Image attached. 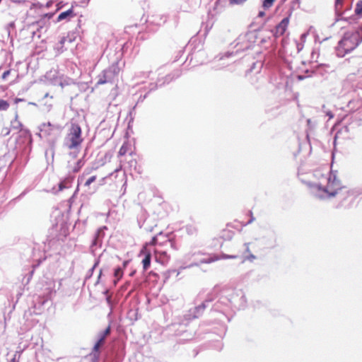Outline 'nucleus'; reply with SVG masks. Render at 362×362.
<instances>
[{
    "label": "nucleus",
    "mask_w": 362,
    "mask_h": 362,
    "mask_svg": "<svg viewBox=\"0 0 362 362\" xmlns=\"http://www.w3.org/2000/svg\"><path fill=\"white\" fill-rule=\"evenodd\" d=\"M313 175L316 179L315 182H305L300 178L307 185L313 196L320 199H325L334 197L338 194L337 170H334L332 167L330 170L327 168H323L315 170Z\"/></svg>",
    "instance_id": "1"
},
{
    "label": "nucleus",
    "mask_w": 362,
    "mask_h": 362,
    "mask_svg": "<svg viewBox=\"0 0 362 362\" xmlns=\"http://www.w3.org/2000/svg\"><path fill=\"white\" fill-rule=\"evenodd\" d=\"M313 175L316 179L315 182H305L300 178L307 185L313 196L320 199H325L334 197L338 194L337 170H334L332 167L330 170L327 168H323L315 170Z\"/></svg>",
    "instance_id": "2"
},
{
    "label": "nucleus",
    "mask_w": 362,
    "mask_h": 362,
    "mask_svg": "<svg viewBox=\"0 0 362 362\" xmlns=\"http://www.w3.org/2000/svg\"><path fill=\"white\" fill-rule=\"evenodd\" d=\"M82 142L80 126L78 124H71L69 133L64 139V145L69 149H74L78 152Z\"/></svg>",
    "instance_id": "3"
},
{
    "label": "nucleus",
    "mask_w": 362,
    "mask_h": 362,
    "mask_svg": "<svg viewBox=\"0 0 362 362\" xmlns=\"http://www.w3.org/2000/svg\"><path fill=\"white\" fill-rule=\"evenodd\" d=\"M362 42V35L359 31H349L344 34L341 39V49H344V53L341 54L342 57L345 54L354 50Z\"/></svg>",
    "instance_id": "4"
},
{
    "label": "nucleus",
    "mask_w": 362,
    "mask_h": 362,
    "mask_svg": "<svg viewBox=\"0 0 362 362\" xmlns=\"http://www.w3.org/2000/svg\"><path fill=\"white\" fill-rule=\"evenodd\" d=\"M252 35V33H246L244 35H240L235 41V47L237 48L236 51L234 52H227L223 55L218 56L216 58H218V61L223 60L226 57H230L233 56L234 54H237L240 51H245L251 49L254 45V41L251 40Z\"/></svg>",
    "instance_id": "5"
},
{
    "label": "nucleus",
    "mask_w": 362,
    "mask_h": 362,
    "mask_svg": "<svg viewBox=\"0 0 362 362\" xmlns=\"http://www.w3.org/2000/svg\"><path fill=\"white\" fill-rule=\"evenodd\" d=\"M223 293L228 296L232 308L242 309L245 306L247 300L243 290L225 288L223 289Z\"/></svg>",
    "instance_id": "6"
},
{
    "label": "nucleus",
    "mask_w": 362,
    "mask_h": 362,
    "mask_svg": "<svg viewBox=\"0 0 362 362\" xmlns=\"http://www.w3.org/2000/svg\"><path fill=\"white\" fill-rule=\"evenodd\" d=\"M173 243L169 239H165L162 243L158 242L157 246L153 249L154 252L155 259L157 262L160 263L161 264H165L168 262L170 259V256L168 255L166 250H162L160 248L162 246L168 247H173Z\"/></svg>",
    "instance_id": "7"
},
{
    "label": "nucleus",
    "mask_w": 362,
    "mask_h": 362,
    "mask_svg": "<svg viewBox=\"0 0 362 362\" xmlns=\"http://www.w3.org/2000/svg\"><path fill=\"white\" fill-rule=\"evenodd\" d=\"M217 292L218 288H214L212 293L209 295V296L207 297L204 302H203L201 305L194 307L192 309H190L187 312V313L184 315L185 320L189 321L200 317L203 314L205 308H206V304L212 301L213 298L211 297V296L216 294Z\"/></svg>",
    "instance_id": "8"
},
{
    "label": "nucleus",
    "mask_w": 362,
    "mask_h": 362,
    "mask_svg": "<svg viewBox=\"0 0 362 362\" xmlns=\"http://www.w3.org/2000/svg\"><path fill=\"white\" fill-rule=\"evenodd\" d=\"M40 136L48 138L54 140L55 139L61 132V127L57 124H52L50 122L43 123L40 127Z\"/></svg>",
    "instance_id": "9"
},
{
    "label": "nucleus",
    "mask_w": 362,
    "mask_h": 362,
    "mask_svg": "<svg viewBox=\"0 0 362 362\" xmlns=\"http://www.w3.org/2000/svg\"><path fill=\"white\" fill-rule=\"evenodd\" d=\"M119 69L117 66L112 65L103 71L98 76L97 85H102L107 83H112L119 74Z\"/></svg>",
    "instance_id": "10"
},
{
    "label": "nucleus",
    "mask_w": 362,
    "mask_h": 362,
    "mask_svg": "<svg viewBox=\"0 0 362 362\" xmlns=\"http://www.w3.org/2000/svg\"><path fill=\"white\" fill-rule=\"evenodd\" d=\"M158 244V238L157 236H155L152 238L151 241L149 243H147L141 250V253L144 255V257L142 259L143 268L144 270H146L151 264V247L157 246Z\"/></svg>",
    "instance_id": "11"
},
{
    "label": "nucleus",
    "mask_w": 362,
    "mask_h": 362,
    "mask_svg": "<svg viewBox=\"0 0 362 362\" xmlns=\"http://www.w3.org/2000/svg\"><path fill=\"white\" fill-rule=\"evenodd\" d=\"M213 309L215 311H218L223 313L229 309H232L228 296L223 293V289L221 291V294L218 300L214 305Z\"/></svg>",
    "instance_id": "12"
},
{
    "label": "nucleus",
    "mask_w": 362,
    "mask_h": 362,
    "mask_svg": "<svg viewBox=\"0 0 362 362\" xmlns=\"http://www.w3.org/2000/svg\"><path fill=\"white\" fill-rule=\"evenodd\" d=\"M137 222L139 228H144L147 232L153 231L154 226L156 225L151 221L146 211H141L137 217Z\"/></svg>",
    "instance_id": "13"
},
{
    "label": "nucleus",
    "mask_w": 362,
    "mask_h": 362,
    "mask_svg": "<svg viewBox=\"0 0 362 362\" xmlns=\"http://www.w3.org/2000/svg\"><path fill=\"white\" fill-rule=\"evenodd\" d=\"M289 24V17L284 18L279 23H278L274 30H272L273 35L277 38L283 35L287 30Z\"/></svg>",
    "instance_id": "14"
},
{
    "label": "nucleus",
    "mask_w": 362,
    "mask_h": 362,
    "mask_svg": "<svg viewBox=\"0 0 362 362\" xmlns=\"http://www.w3.org/2000/svg\"><path fill=\"white\" fill-rule=\"evenodd\" d=\"M96 178V175H92L88 178H85L83 184L81 185L86 188V192L90 194H93L98 190V187L96 185H93V186H91V185L95 182ZM78 185H79L80 184Z\"/></svg>",
    "instance_id": "15"
},
{
    "label": "nucleus",
    "mask_w": 362,
    "mask_h": 362,
    "mask_svg": "<svg viewBox=\"0 0 362 362\" xmlns=\"http://www.w3.org/2000/svg\"><path fill=\"white\" fill-rule=\"evenodd\" d=\"M237 256L235 255H222L221 257L214 256L213 257H209V258H204L199 260L200 264H209L211 262H214L216 260H218L220 259H235Z\"/></svg>",
    "instance_id": "16"
},
{
    "label": "nucleus",
    "mask_w": 362,
    "mask_h": 362,
    "mask_svg": "<svg viewBox=\"0 0 362 362\" xmlns=\"http://www.w3.org/2000/svg\"><path fill=\"white\" fill-rule=\"evenodd\" d=\"M99 168L97 163H93L90 166L86 168L83 174L78 177V184H83L86 176L89 175L93 170H95Z\"/></svg>",
    "instance_id": "17"
},
{
    "label": "nucleus",
    "mask_w": 362,
    "mask_h": 362,
    "mask_svg": "<svg viewBox=\"0 0 362 362\" xmlns=\"http://www.w3.org/2000/svg\"><path fill=\"white\" fill-rule=\"evenodd\" d=\"M105 338H106V337L103 334H102V332H100L98 334V341L94 345L93 350V354L94 357L98 356L99 349H100V346L103 345V343L105 342Z\"/></svg>",
    "instance_id": "18"
},
{
    "label": "nucleus",
    "mask_w": 362,
    "mask_h": 362,
    "mask_svg": "<svg viewBox=\"0 0 362 362\" xmlns=\"http://www.w3.org/2000/svg\"><path fill=\"white\" fill-rule=\"evenodd\" d=\"M75 16L76 14L74 13L73 8H71L66 11L62 12L57 17V21L59 22L64 20L69 21Z\"/></svg>",
    "instance_id": "19"
},
{
    "label": "nucleus",
    "mask_w": 362,
    "mask_h": 362,
    "mask_svg": "<svg viewBox=\"0 0 362 362\" xmlns=\"http://www.w3.org/2000/svg\"><path fill=\"white\" fill-rule=\"evenodd\" d=\"M73 182L72 177H68L65 178L64 180L61 181L58 185V191H62L64 189H68L71 187V184Z\"/></svg>",
    "instance_id": "20"
},
{
    "label": "nucleus",
    "mask_w": 362,
    "mask_h": 362,
    "mask_svg": "<svg viewBox=\"0 0 362 362\" xmlns=\"http://www.w3.org/2000/svg\"><path fill=\"white\" fill-rule=\"evenodd\" d=\"M342 191H343V193L346 192L348 194V197H351V201H352L356 197H357L358 195L361 194V192H360L358 190L353 189V190L350 191V190H346V187H341V193L342 192Z\"/></svg>",
    "instance_id": "21"
},
{
    "label": "nucleus",
    "mask_w": 362,
    "mask_h": 362,
    "mask_svg": "<svg viewBox=\"0 0 362 362\" xmlns=\"http://www.w3.org/2000/svg\"><path fill=\"white\" fill-rule=\"evenodd\" d=\"M103 244V240L98 238L94 237L92 244L90 245V250L93 253H95V250L98 247H100Z\"/></svg>",
    "instance_id": "22"
},
{
    "label": "nucleus",
    "mask_w": 362,
    "mask_h": 362,
    "mask_svg": "<svg viewBox=\"0 0 362 362\" xmlns=\"http://www.w3.org/2000/svg\"><path fill=\"white\" fill-rule=\"evenodd\" d=\"M338 124H339V121L337 120L336 122V123L334 124L332 129L333 131H336L335 132V134H334V151L332 153V158H334V155H335V152L337 151V138H338V134H339V131L337 130V126L338 125Z\"/></svg>",
    "instance_id": "23"
},
{
    "label": "nucleus",
    "mask_w": 362,
    "mask_h": 362,
    "mask_svg": "<svg viewBox=\"0 0 362 362\" xmlns=\"http://www.w3.org/2000/svg\"><path fill=\"white\" fill-rule=\"evenodd\" d=\"M180 75V72L179 71H177L176 73L175 74H169L168 76H166L165 77V81L162 83H159L158 86H162L163 84H165V83H170L171 81H173V79L179 77Z\"/></svg>",
    "instance_id": "24"
},
{
    "label": "nucleus",
    "mask_w": 362,
    "mask_h": 362,
    "mask_svg": "<svg viewBox=\"0 0 362 362\" xmlns=\"http://www.w3.org/2000/svg\"><path fill=\"white\" fill-rule=\"evenodd\" d=\"M83 165H84V161L82 159H79L75 163L74 166L71 169V171L74 173H77L83 166Z\"/></svg>",
    "instance_id": "25"
},
{
    "label": "nucleus",
    "mask_w": 362,
    "mask_h": 362,
    "mask_svg": "<svg viewBox=\"0 0 362 362\" xmlns=\"http://www.w3.org/2000/svg\"><path fill=\"white\" fill-rule=\"evenodd\" d=\"M123 276V269L120 267H117L114 272V276L116 278V281H115V284H117V281L122 279Z\"/></svg>",
    "instance_id": "26"
},
{
    "label": "nucleus",
    "mask_w": 362,
    "mask_h": 362,
    "mask_svg": "<svg viewBox=\"0 0 362 362\" xmlns=\"http://www.w3.org/2000/svg\"><path fill=\"white\" fill-rule=\"evenodd\" d=\"M105 230H107V227L106 226H103L102 228H100L97 230V232L95 234L94 237H96V238H98L100 239L103 240V238L105 237V232H104Z\"/></svg>",
    "instance_id": "27"
},
{
    "label": "nucleus",
    "mask_w": 362,
    "mask_h": 362,
    "mask_svg": "<svg viewBox=\"0 0 362 362\" xmlns=\"http://www.w3.org/2000/svg\"><path fill=\"white\" fill-rule=\"evenodd\" d=\"M274 1L275 0H264L262 2V8L264 10L270 8L273 6Z\"/></svg>",
    "instance_id": "28"
},
{
    "label": "nucleus",
    "mask_w": 362,
    "mask_h": 362,
    "mask_svg": "<svg viewBox=\"0 0 362 362\" xmlns=\"http://www.w3.org/2000/svg\"><path fill=\"white\" fill-rule=\"evenodd\" d=\"M127 151H128V145L126 143H124L122 144V146L119 148V152H118V156H124L127 153Z\"/></svg>",
    "instance_id": "29"
},
{
    "label": "nucleus",
    "mask_w": 362,
    "mask_h": 362,
    "mask_svg": "<svg viewBox=\"0 0 362 362\" xmlns=\"http://www.w3.org/2000/svg\"><path fill=\"white\" fill-rule=\"evenodd\" d=\"M339 5V0H335V18H334V23L339 21V11L338 9V6Z\"/></svg>",
    "instance_id": "30"
},
{
    "label": "nucleus",
    "mask_w": 362,
    "mask_h": 362,
    "mask_svg": "<svg viewBox=\"0 0 362 362\" xmlns=\"http://www.w3.org/2000/svg\"><path fill=\"white\" fill-rule=\"evenodd\" d=\"M9 107V103L3 99H0V111L6 110Z\"/></svg>",
    "instance_id": "31"
},
{
    "label": "nucleus",
    "mask_w": 362,
    "mask_h": 362,
    "mask_svg": "<svg viewBox=\"0 0 362 362\" xmlns=\"http://www.w3.org/2000/svg\"><path fill=\"white\" fill-rule=\"evenodd\" d=\"M355 13L357 15L362 14V0L358 1L355 7Z\"/></svg>",
    "instance_id": "32"
},
{
    "label": "nucleus",
    "mask_w": 362,
    "mask_h": 362,
    "mask_svg": "<svg viewBox=\"0 0 362 362\" xmlns=\"http://www.w3.org/2000/svg\"><path fill=\"white\" fill-rule=\"evenodd\" d=\"M74 41V38L70 36L69 35H68L66 37H62L60 41H59V44L60 45H64L66 42H72Z\"/></svg>",
    "instance_id": "33"
},
{
    "label": "nucleus",
    "mask_w": 362,
    "mask_h": 362,
    "mask_svg": "<svg viewBox=\"0 0 362 362\" xmlns=\"http://www.w3.org/2000/svg\"><path fill=\"white\" fill-rule=\"evenodd\" d=\"M322 111L326 115V116L329 117V119H332L334 117V114L332 112L331 110H327L325 105L322 106Z\"/></svg>",
    "instance_id": "34"
},
{
    "label": "nucleus",
    "mask_w": 362,
    "mask_h": 362,
    "mask_svg": "<svg viewBox=\"0 0 362 362\" xmlns=\"http://www.w3.org/2000/svg\"><path fill=\"white\" fill-rule=\"evenodd\" d=\"M294 44L296 45V47L297 52L298 53L300 52L303 49V48L304 47V42H299L298 41H295Z\"/></svg>",
    "instance_id": "35"
},
{
    "label": "nucleus",
    "mask_w": 362,
    "mask_h": 362,
    "mask_svg": "<svg viewBox=\"0 0 362 362\" xmlns=\"http://www.w3.org/2000/svg\"><path fill=\"white\" fill-rule=\"evenodd\" d=\"M175 272L177 273V276H178L180 273L179 271H177L175 269L168 270L166 273H165V279H168L171 274Z\"/></svg>",
    "instance_id": "36"
},
{
    "label": "nucleus",
    "mask_w": 362,
    "mask_h": 362,
    "mask_svg": "<svg viewBox=\"0 0 362 362\" xmlns=\"http://www.w3.org/2000/svg\"><path fill=\"white\" fill-rule=\"evenodd\" d=\"M149 74H150V72H148V73L147 72H143V71L139 72V73H137L136 74V77L138 78H142V77H145L146 78V77L148 76Z\"/></svg>",
    "instance_id": "37"
},
{
    "label": "nucleus",
    "mask_w": 362,
    "mask_h": 362,
    "mask_svg": "<svg viewBox=\"0 0 362 362\" xmlns=\"http://www.w3.org/2000/svg\"><path fill=\"white\" fill-rule=\"evenodd\" d=\"M247 0H229L230 4H237V5L242 4L244 2H245Z\"/></svg>",
    "instance_id": "38"
},
{
    "label": "nucleus",
    "mask_w": 362,
    "mask_h": 362,
    "mask_svg": "<svg viewBox=\"0 0 362 362\" xmlns=\"http://www.w3.org/2000/svg\"><path fill=\"white\" fill-rule=\"evenodd\" d=\"M16 118H17V115L16 116L15 121L12 122V126L13 128H16V129H17L18 126H21V124L17 121Z\"/></svg>",
    "instance_id": "39"
},
{
    "label": "nucleus",
    "mask_w": 362,
    "mask_h": 362,
    "mask_svg": "<svg viewBox=\"0 0 362 362\" xmlns=\"http://www.w3.org/2000/svg\"><path fill=\"white\" fill-rule=\"evenodd\" d=\"M110 330H111L110 327V326H108V327H107L104 331H103V332H102V334H103L105 337H107V335H109V334H110Z\"/></svg>",
    "instance_id": "40"
},
{
    "label": "nucleus",
    "mask_w": 362,
    "mask_h": 362,
    "mask_svg": "<svg viewBox=\"0 0 362 362\" xmlns=\"http://www.w3.org/2000/svg\"><path fill=\"white\" fill-rule=\"evenodd\" d=\"M255 259H256V257L251 253H250L249 255L245 257V259H247L250 262H252Z\"/></svg>",
    "instance_id": "41"
},
{
    "label": "nucleus",
    "mask_w": 362,
    "mask_h": 362,
    "mask_svg": "<svg viewBox=\"0 0 362 362\" xmlns=\"http://www.w3.org/2000/svg\"><path fill=\"white\" fill-rule=\"evenodd\" d=\"M308 35V33H303L301 35H300V42H305V39L307 37Z\"/></svg>",
    "instance_id": "42"
},
{
    "label": "nucleus",
    "mask_w": 362,
    "mask_h": 362,
    "mask_svg": "<svg viewBox=\"0 0 362 362\" xmlns=\"http://www.w3.org/2000/svg\"><path fill=\"white\" fill-rule=\"evenodd\" d=\"M167 21V17L166 16H162L160 17V22L159 23H157V24L158 25H161V24H163L166 22Z\"/></svg>",
    "instance_id": "43"
},
{
    "label": "nucleus",
    "mask_w": 362,
    "mask_h": 362,
    "mask_svg": "<svg viewBox=\"0 0 362 362\" xmlns=\"http://www.w3.org/2000/svg\"><path fill=\"white\" fill-rule=\"evenodd\" d=\"M197 265H199V263L194 262V263H192L189 265L186 266V267H181L180 269H186V268H188V267H192L197 266Z\"/></svg>",
    "instance_id": "44"
},
{
    "label": "nucleus",
    "mask_w": 362,
    "mask_h": 362,
    "mask_svg": "<svg viewBox=\"0 0 362 362\" xmlns=\"http://www.w3.org/2000/svg\"><path fill=\"white\" fill-rule=\"evenodd\" d=\"M9 74H10V70H7V71H4L2 74V78L6 79Z\"/></svg>",
    "instance_id": "45"
},
{
    "label": "nucleus",
    "mask_w": 362,
    "mask_h": 362,
    "mask_svg": "<svg viewBox=\"0 0 362 362\" xmlns=\"http://www.w3.org/2000/svg\"><path fill=\"white\" fill-rule=\"evenodd\" d=\"M57 49L58 51H60L61 52H62L64 51V45H60L59 42L57 46Z\"/></svg>",
    "instance_id": "46"
},
{
    "label": "nucleus",
    "mask_w": 362,
    "mask_h": 362,
    "mask_svg": "<svg viewBox=\"0 0 362 362\" xmlns=\"http://www.w3.org/2000/svg\"><path fill=\"white\" fill-rule=\"evenodd\" d=\"M244 245H245V251H246V252H247V253H249V254H250V246H249V245H250V243H245V244H244Z\"/></svg>",
    "instance_id": "47"
},
{
    "label": "nucleus",
    "mask_w": 362,
    "mask_h": 362,
    "mask_svg": "<svg viewBox=\"0 0 362 362\" xmlns=\"http://www.w3.org/2000/svg\"><path fill=\"white\" fill-rule=\"evenodd\" d=\"M315 32V28L313 26H310L308 30L306 33H314Z\"/></svg>",
    "instance_id": "48"
},
{
    "label": "nucleus",
    "mask_w": 362,
    "mask_h": 362,
    "mask_svg": "<svg viewBox=\"0 0 362 362\" xmlns=\"http://www.w3.org/2000/svg\"><path fill=\"white\" fill-rule=\"evenodd\" d=\"M195 255L196 253H188L187 255H185V258L189 259L192 257L194 256Z\"/></svg>",
    "instance_id": "49"
},
{
    "label": "nucleus",
    "mask_w": 362,
    "mask_h": 362,
    "mask_svg": "<svg viewBox=\"0 0 362 362\" xmlns=\"http://www.w3.org/2000/svg\"><path fill=\"white\" fill-rule=\"evenodd\" d=\"M250 219L247 222V224H250V223H252L255 221V218L252 216V213L251 211H250Z\"/></svg>",
    "instance_id": "50"
},
{
    "label": "nucleus",
    "mask_w": 362,
    "mask_h": 362,
    "mask_svg": "<svg viewBox=\"0 0 362 362\" xmlns=\"http://www.w3.org/2000/svg\"><path fill=\"white\" fill-rule=\"evenodd\" d=\"M306 77H308V76H304V75H300V74L297 76V78L299 81H302V80L305 79Z\"/></svg>",
    "instance_id": "51"
},
{
    "label": "nucleus",
    "mask_w": 362,
    "mask_h": 362,
    "mask_svg": "<svg viewBox=\"0 0 362 362\" xmlns=\"http://www.w3.org/2000/svg\"><path fill=\"white\" fill-rule=\"evenodd\" d=\"M257 16H258V17H260V18L264 17L265 16V13L263 11H259Z\"/></svg>",
    "instance_id": "52"
},
{
    "label": "nucleus",
    "mask_w": 362,
    "mask_h": 362,
    "mask_svg": "<svg viewBox=\"0 0 362 362\" xmlns=\"http://www.w3.org/2000/svg\"><path fill=\"white\" fill-rule=\"evenodd\" d=\"M293 6H295L296 5L297 6H299V0H293Z\"/></svg>",
    "instance_id": "53"
},
{
    "label": "nucleus",
    "mask_w": 362,
    "mask_h": 362,
    "mask_svg": "<svg viewBox=\"0 0 362 362\" xmlns=\"http://www.w3.org/2000/svg\"><path fill=\"white\" fill-rule=\"evenodd\" d=\"M286 40L284 38L282 40V46L284 48H286Z\"/></svg>",
    "instance_id": "54"
},
{
    "label": "nucleus",
    "mask_w": 362,
    "mask_h": 362,
    "mask_svg": "<svg viewBox=\"0 0 362 362\" xmlns=\"http://www.w3.org/2000/svg\"><path fill=\"white\" fill-rule=\"evenodd\" d=\"M202 53L198 52H195V53H193L192 54V56H194V57H197L198 55H200Z\"/></svg>",
    "instance_id": "55"
},
{
    "label": "nucleus",
    "mask_w": 362,
    "mask_h": 362,
    "mask_svg": "<svg viewBox=\"0 0 362 362\" xmlns=\"http://www.w3.org/2000/svg\"><path fill=\"white\" fill-rule=\"evenodd\" d=\"M128 264V261H124L123 262V267H125L127 266V264Z\"/></svg>",
    "instance_id": "56"
},
{
    "label": "nucleus",
    "mask_w": 362,
    "mask_h": 362,
    "mask_svg": "<svg viewBox=\"0 0 362 362\" xmlns=\"http://www.w3.org/2000/svg\"><path fill=\"white\" fill-rule=\"evenodd\" d=\"M152 87L151 88V90H153L156 88V87L158 86V85H153L151 84Z\"/></svg>",
    "instance_id": "57"
},
{
    "label": "nucleus",
    "mask_w": 362,
    "mask_h": 362,
    "mask_svg": "<svg viewBox=\"0 0 362 362\" xmlns=\"http://www.w3.org/2000/svg\"><path fill=\"white\" fill-rule=\"evenodd\" d=\"M98 264V262H97L94 264V266H93V268H92V270H93V269H95V267L97 266V264Z\"/></svg>",
    "instance_id": "58"
},
{
    "label": "nucleus",
    "mask_w": 362,
    "mask_h": 362,
    "mask_svg": "<svg viewBox=\"0 0 362 362\" xmlns=\"http://www.w3.org/2000/svg\"><path fill=\"white\" fill-rule=\"evenodd\" d=\"M307 122H308V124H310V122H311V120H310V119H308L307 120Z\"/></svg>",
    "instance_id": "59"
},
{
    "label": "nucleus",
    "mask_w": 362,
    "mask_h": 362,
    "mask_svg": "<svg viewBox=\"0 0 362 362\" xmlns=\"http://www.w3.org/2000/svg\"><path fill=\"white\" fill-rule=\"evenodd\" d=\"M13 25H14L13 23H11L8 25L11 27V26H13Z\"/></svg>",
    "instance_id": "60"
},
{
    "label": "nucleus",
    "mask_w": 362,
    "mask_h": 362,
    "mask_svg": "<svg viewBox=\"0 0 362 362\" xmlns=\"http://www.w3.org/2000/svg\"><path fill=\"white\" fill-rule=\"evenodd\" d=\"M12 361H13V362H15V358H13Z\"/></svg>",
    "instance_id": "61"
},
{
    "label": "nucleus",
    "mask_w": 362,
    "mask_h": 362,
    "mask_svg": "<svg viewBox=\"0 0 362 362\" xmlns=\"http://www.w3.org/2000/svg\"><path fill=\"white\" fill-rule=\"evenodd\" d=\"M342 20H343V18L341 17L340 21H341Z\"/></svg>",
    "instance_id": "62"
},
{
    "label": "nucleus",
    "mask_w": 362,
    "mask_h": 362,
    "mask_svg": "<svg viewBox=\"0 0 362 362\" xmlns=\"http://www.w3.org/2000/svg\"><path fill=\"white\" fill-rule=\"evenodd\" d=\"M2 0H0V3L1 2Z\"/></svg>",
    "instance_id": "63"
}]
</instances>
